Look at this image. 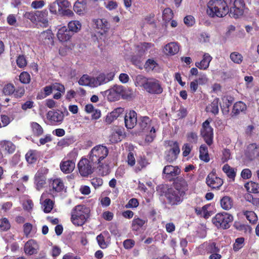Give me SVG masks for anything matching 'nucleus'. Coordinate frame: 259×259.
Returning <instances> with one entry per match:
<instances>
[{"mask_svg":"<svg viewBox=\"0 0 259 259\" xmlns=\"http://www.w3.org/2000/svg\"><path fill=\"white\" fill-rule=\"evenodd\" d=\"M108 154V149L103 145H99L92 149L89 154V158L93 164H99V172L102 176H106L109 173V169L107 165L104 166L101 161Z\"/></svg>","mask_w":259,"mask_h":259,"instance_id":"obj_1","label":"nucleus"},{"mask_svg":"<svg viewBox=\"0 0 259 259\" xmlns=\"http://www.w3.org/2000/svg\"><path fill=\"white\" fill-rule=\"evenodd\" d=\"M206 13L211 18H223L229 13V7L224 0H210L207 5Z\"/></svg>","mask_w":259,"mask_h":259,"instance_id":"obj_2","label":"nucleus"},{"mask_svg":"<svg viewBox=\"0 0 259 259\" xmlns=\"http://www.w3.org/2000/svg\"><path fill=\"white\" fill-rule=\"evenodd\" d=\"M90 212V209L84 205L76 206L71 211V222L75 226H82L89 219Z\"/></svg>","mask_w":259,"mask_h":259,"instance_id":"obj_3","label":"nucleus"},{"mask_svg":"<svg viewBox=\"0 0 259 259\" xmlns=\"http://www.w3.org/2000/svg\"><path fill=\"white\" fill-rule=\"evenodd\" d=\"M233 217L231 214L223 212L218 213L212 218L213 224L218 228L227 229L230 228L233 221Z\"/></svg>","mask_w":259,"mask_h":259,"instance_id":"obj_4","label":"nucleus"},{"mask_svg":"<svg viewBox=\"0 0 259 259\" xmlns=\"http://www.w3.org/2000/svg\"><path fill=\"white\" fill-rule=\"evenodd\" d=\"M245 9L243 0H235L233 6L229 8V16L235 19L239 18L243 15Z\"/></svg>","mask_w":259,"mask_h":259,"instance_id":"obj_5","label":"nucleus"},{"mask_svg":"<svg viewBox=\"0 0 259 259\" xmlns=\"http://www.w3.org/2000/svg\"><path fill=\"white\" fill-rule=\"evenodd\" d=\"M145 90L151 94H160L163 92V88L161 82L154 78H149V80L145 85Z\"/></svg>","mask_w":259,"mask_h":259,"instance_id":"obj_6","label":"nucleus"},{"mask_svg":"<svg viewBox=\"0 0 259 259\" xmlns=\"http://www.w3.org/2000/svg\"><path fill=\"white\" fill-rule=\"evenodd\" d=\"M200 134L207 145H210L212 143L213 138V129L210 125V121L208 120H205L202 123Z\"/></svg>","mask_w":259,"mask_h":259,"instance_id":"obj_7","label":"nucleus"},{"mask_svg":"<svg viewBox=\"0 0 259 259\" xmlns=\"http://www.w3.org/2000/svg\"><path fill=\"white\" fill-rule=\"evenodd\" d=\"M93 165L89 158H81L77 164L80 175L82 177H87L91 174L93 171Z\"/></svg>","mask_w":259,"mask_h":259,"instance_id":"obj_8","label":"nucleus"},{"mask_svg":"<svg viewBox=\"0 0 259 259\" xmlns=\"http://www.w3.org/2000/svg\"><path fill=\"white\" fill-rule=\"evenodd\" d=\"M244 155L249 161H259V144L251 143L244 150Z\"/></svg>","mask_w":259,"mask_h":259,"instance_id":"obj_9","label":"nucleus"},{"mask_svg":"<svg viewBox=\"0 0 259 259\" xmlns=\"http://www.w3.org/2000/svg\"><path fill=\"white\" fill-rule=\"evenodd\" d=\"M64 119V114L60 111H49L47 114V124L56 125L61 124Z\"/></svg>","mask_w":259,"mask_h":259,"instance_id":"obj_10","label":"nucleus"},{"mask_svg":"<svg viewBox=\"0 0 259 259\" xmlns=\"http://www.w3.org/2000/svg\"><path fill=\"white\" fill-rule=\"evenodd\" d=\"M123 92V87L122 85H115L105 92L108 100L110 102L118 100Z\"/></svg>","mask_w":259,"mask_h":259,"instance_id":"obj_11","label":"nucleus"},{"mask_svg":"<svg viewBox=\"0 0 259 259\" xmlns=\"http://www.w3.org/2000/svg\"><path fill=\"white\" fill-rule=\"evenodd\" d=\"M48 170L45 168H41L38 170L34 176V184L37 190L42 188L46 184V175Z\"/></svg>","mask_w":259,"mask_h":259,"instance_id":"obj_12","label":"nucleus"},{"mask_svg":"<svg viewBox=\"0 0 259 259\" xmlns=\"http://www.w3.org/2000/svg\"><path fill=\"white\" fill-rule=\"evenodd\" d=\"M207 185L213 189H219L223 184V181L218 177L215 171L209 173L206 179Z\"/></svg>","mask_w":259,"mask_h":259,"instance_id":"obj_13","label":"nucleus"},{"mask_svg":"<svg viewBox=\"0 0 259 259\" xmlns=\"http://www.w3.org/2000/svg\"><path fill=\"white\" fill-rule=\"evenodd\" d=\"M169 143L171 148L166 152L165 158L167 161L172 162L176 159L180 150L177 142L171 141Z\"/></svg>","mask_w":259,"mask_h":259,"instance_id":"obj_14","label":"nucleus"},{"mask_svg":"<svg viewBox=\"0 0 259 259\" xmlns=\"http://www.w3.org/2000/svg\"><path fill=\"white\" fill-rule=\"evenodd\" d=\"M93 23L96 28L99 30L102 35L107 33L110 27L109 22L105 19H94Z\"/></svg>","mask_w":259,"mask_h":259,"instance_id":"obj_15","label":"nucleus"},{"mask_svg":"<svg viewBox=\"0 0 259 259\" xmlns=\"http://www.w3.org/2000/svg\"><path fill=\"white\" fill-rule=\"evenodd\" d=\"M166 197L170 204L171 205H177L182 201L183 197L178 191L173 189H168Z\"/></svg>","mask_w":259,"mask_h":259,"instance_id":"obj_16","label":"nucleus"},{"mask_svg":"<svg viewBox=\"0 0 259 259\" xmlns=\"http://www.w3.org/2000/svg\"><path fill=\"white\" fill-rule=\"evenodd\" d=\"M39 250V245L37 242L33 240L30 239L27 241L24 245V252L28 255L35 254Z\"/></svg>","mask_w":259,"mask_h":259,"instance_id":"obj_17","label":"nucleus"},{"mask_svg":"<svg viewBox=\"0 0 259 259\" xmlns=\"http://www.w3.org/2000/svg\"><path fill=\"white\" fill-rule=\"evenodd\" d=\"M96 240L100 247L105 249L110 244V235L108 232H102L96 237Z\"/></svg>","mask_w":259,"mask_h":259,"instance_id":"obj_18","label":"nucleus"},{"mask_svg":"<svg viewBox=\"0 0 259 259\" xmlns=\"http://www.w3.org/2000/svg\"><path fill=\"white\" fill-rule=\"evenodd\" d=\"M125 125L126 128L132 129L137 122V113L133 110L130 111L124 116Z\"/></svg>","mask_w":259,"mask_h":259,"instance_id":"obj_19","label":"nucleus"},{"mask_svg":"<svg viewBox=\"0 0 259 259\" xmlns=\"http://www.w3.org/2000/svg\"><path fill=\"white\" fill-rule=\"evenodd\" d=\"M48 17V12L46 9L36 11V23H39L41 26L47 27L49 23Z\"/></svg>","mask_w":259,"mask_h":259,"instance_id":"obj_20","label":"nucleus"},{"mask_svg":"<svg viewBox=\"0 0 259 259\" xmlns=\"http://www.w3.org/2000/svg\"><path fill=\"white\" fill-rule=\"evenodd\" d=\"M180 173V168L178 166L172 165L165 166L163 170V174L165 175V178L170 181L179 175Z\"/></svg>","mask_w":259,"mask_h":259,"instance_id":"obj_21","label":"nucleus"},{"mask_svg":"<svg viewBox=\"0 0 259 259\" xmlns=\"http://www.w3.org/2000/svg\"><path fill=\"white\" fill-rule=\"evenodd\" d=\"M180 50V47L176 42H170L164 46L163 52L168 56H174L177 54Z\"/></svg>","mask_w":259,"mask_h":259,"instance_id":"obj_22","label":"nucleus"},{"mask_svg":"<svg viewBox=\"0 0 259 259\" xmlns=\"http://www.w3.org/2000/svg\"><path fill=\"white\" fill-rule=\"evenodd\" d=\"M53 33L50 29L42 32L39 35L38 39L44 45H52L53 44Z\"/></svg>","mask_w":259,"mask_h":259,"instance_id":"obj_23","label":"nucleus"},{"mask_svg":"<svg viewBox=\"0 0 259 259\" xmlns=\"http://www.w3.org/2000/svg\"><path fill=\"white\" fill-rule=\"evenodd\" d=\"M212 59V57L208 53H205L203 55L202 59L200 61L196 62L195 65L199 69L206 70L208 68Z\"/></svg>","mask_w":259,"mask_h":259,"instance_id":"obj_24","label":"nucleus"},{"mask_svg":"<svg viewBox=\"0 0 259 259\" xmlns=\"http://www.w3.org/2000/svg\"><path fill=\"white\" fill-rule=\"evenodd\" d=\"M46 194L43 193L40 197V201L44 211L45 213H49L52 210L54 203L53 200L46 198Z\"/></svg>","mask_w":259,"mask_h":259,"instance_id":"obj_25","label":"nucleus"},{"mask_svg":"<svg viewBox=\"0 0 259 259\" xmlns=\"http://www.w3.org/2000/svg\"><path fill=\"white\" fill-rule=\"evenodd\" d=\"M72 35L66 26H63L59 29L57 36L60 41L66 42L70 40Z\"/></svg>","mask_w":259,"mask_h":259,"instance_id":"obj_26","label":"nucleus"},{"mask_svg":"<svg viewBox=\"0 0 259 259\" xmlns=\"http://www.w3.org/2000/svg\"><path fill=\"white\" fill-rule=\"evenodd\" d=\"M75 166V161L73 159L63 160L60 164L61 170L65 174L71 172L74 170Z\"/></svg>","mask_w":259,"mask_h":259,"instance_id":"obj_27","label":"nucleus"},{"mask_svg":"<svg viewBox=\"0 0 259 259\" xmlns=\"http://www.w3.org/2000/svg\"><path fill=\"white\" fill-rule=\"evenodd\" d=\"M175 188V190L183 197L188 189V185L184 179L180 178L176 182Z\"/></svg>","mask_w":259,"mask_h":259,"instance_id":"obj_28","label":"nucleus"},{"mask_svg":"<svg viewBox=\"0 0 259 259\" xmlns=\"http://www.w3.org/2000/svg\"><path fill=\"white\" fill-rule=\"evenodd\" d=\"M124 112V108L121 107H118L108 114L106 116L105 121L107 124H111L117 117H118Z\"/></svg>","mask_w":259,"mask_h":259,"instance_id":"obj_29","label":"nucleus"},{"mask_svg":"<svg viewBox=\"0 0 259 259\" xmlns=\"http://www.w3.org/2000/svg\"><path fill=\"white\" fill-rule=\"evenodd\" d=\"M150 161L145 155H141L137 159V165L135 166L134 170L136 172H139L142 169L146 168Z\"/></svg>","mask_w":259,"mask_h":259,"instance_id":"obj_30","label":"nucleus"},{"mask_svg":"<svg viewBox=\"0 0 259 259\" xmlns=\"http://www.w3.org/2000/svg\"><path fill=\"white\" fill-rule=\"evenodd\" d=\"M50 186L56 192L62 191L64 188V183L60 178L52 179L50 182Z\"/></svg>","mask_w":259,"mask_h":259,"instance_id":"obj_31","label":"nucleus"},{"mask_svg":"<svg viewBox=\"0 0 259 259\" xmlns=\"http://www.w3.org/2000/svg\"><path fill=\"white\" fill-rule=\"evenodd\" d=\"M0 147L2 150L9 154L13 153L15 150V146L10 141L4 140L1 141Z\"/></svg>","mask_w":259,"mask_h":259,"instance_id":"obj_32","label":"nucleus"},{"mask_svg":"<svg viewBox=\"0 0 259 259\" xmlns=\"http://www.w3.org/2000/svg\"><path fill=\"white\" fill-rule=\"evenodd\" d=\"M222 170L227 176L231 181H234L236 175L237 169L231 167L228 164H225L222 168Z\"/></svg>","mask_w":259,"mask_h":259,"instance_id":"obj_33","label":"nucleus"},{"mask_svg":"<svg viewBox=\"0 0 259 259\" xmlns=\"http://www.w3.org/2000/svg\"><path fill=\"white\" fill-rule=\"evenodd\" d=\"M220 204L223 209L228 210L232 207L233 201L230 197L226 196L221 199Z\"/></svg>","mask_w":259,"mask_h":259,"instance_id":"obj_34","label":"nucleus"},{"mask_svg":"<svg viewBox=\"0 0 259 259\" xmlns=\"http://www.w3.org/2000/svg\"><path fill=\"white\" fill-rule=\"evenodd\" d=\"M244 187L249 193L254 194L259 193V184L253 181L246 183Z\"/></svg>","mask_w":259,"mask_h":259,"instance_id":"obj_35","label":"nucleus"},{"mask_svg":"<svg viewBox=\"0 0 259 259\" xmlns=\"http://www.w3.org/2000/svg\"><path fill=\"white\" fill-rule=\"evenodd\" d=\"M219 99L215 98L213 101L206 107V111L211 112L214 115H217L219 113Z\"/></svg>","mask_w":259,"mask_h":259,"instance_id":"obj_36","label":"nucleus"},{"mask_svg":"<svg viewBox=\"0 0 259 259\" xmlns=\"http://www.w3.org/2000/svg\"><path fill=\"white\" fill-rule=\"evenodd\" d=\"M68 30L72 34L78 32L81 28V23L77 20L70 21L68 24Z\"/></svg>","mask_w":259,"mask_h":259,"instance_id":"obj_37","label":"nucleus"},{"mask_svg":"<svg viewBox=\"0 0 259 259\" xmlns=\"http://www.w3.org/2000/svg\"><path fill=\"white\" fill-rule=\"evenodd\" d=\"M139 124L143 130L148 131L151 128V120L148 116L141 117L140 119Z\"/></svg>","mask_w":259,"mask_h":259,"instance_id":"obj_38","label":"nucleus"},{"mask_svg":"<svg viewBox=\"0 0 259 259\" xmlns=\"http://www.w3.org/2000/svg\"><path fill=\"white\" fill-rule=\"evenodd\" d=\"M107 83L105 78V73H101L96 77H93L92 85L93 88L97 87L102 84Z\"/></svg>","mask_w":259,"mask_h":259,"instance_id":"obj_39","label":"nucleus"},{"mask_svg":"<svg viewBox=\"0 0 259 259\" xmlns=\"http://www.w3.org/2000/svg\"><path fill=\"white\" fill-rule=\"evenodd\" d=\"M23 231L26 236L32 237L36 232V228L31 224L26 223L23 225Z\"/></svg>","mask_w":259,"mask_h":259,"instance_id":"obj_40","label":"nucleus"},{"mask_svg":"<svg viewBox=\"0 0 259 259\" xmlns=\"http://www.w3.org/2000/svg\"><path fill=\"white\" fill-rule=\"evenodd\" d=\"M30 126L32 132L34 136L39 137L42 135L44 132L43 128L38 123L32 122L30 123Z\"/></svg>","mask_w":259,"mask_h":259,"instance_id":"obj_41","label":"nucleus"},{"mask_svg":"<svg viewBox=\"0 0 259 259\" xmlns=\"http://www.w3.org/2000/svg\"><path fill=\"white\" fill-rule=\"evenodd\" d=\"M146 223V221L139 218H135L132 221V229L133 231L139 230Z\"/></svg>","mask_w":259,"mask_h":259,"instance_id":"obj_42","label":"nucleus"},{"mask_svg":"<svg viewBox=\"0 0 259 259\" xmlns=\"http://www.w3.org/2000/svg\"><path fill=\"white\" fill-rule=\"evenodd\" d=\"M25 158L29 163H33L37 159L38 152L36 150H29L26 154Z\"/></svg>","mask_w":259,"mask_h":259,"instance_id":"obj_43","label":"nucleus"},{"mask_svg":"<svg viewBox=\"0 0 259 259\" xmlns=\"http://www.w3.org/2000/svg\"><path fill=\"white\" fill-rule=\"evenodd\" d=\"M93 77L89 76L88 75L84 74L82 75L78 80V83L81 85L89 86L93 88L92 82Z\"/></svg>","mask_w":259,"mask_h":259,"instance_id":"obj_44","label":"nucleus"},{"mask_svg":"<svg viewBox=\"0 0 259 259\" xmlns=\"http://www.w3.org/2000/svg\"><path fill=\"white\" fill-rule=\"evenodd\" d=\"M246 109V105L243 102L239 101L236 102L233 106L232 112L234 114H238L241 112L245 111Z\"/></svg>","mask_w":259,"mask_h":259,"instance_id":"obj_45","label":"nucleus"},{"mask_svg":"<svg viewBox=\"0 0 259 259\" xmlns=\"http://www.w3.org/2000/svg\"><path fill=\"white\" fill-rule=\"evenodd\" d=\"M199 158L201 160L208 162L209 160V155L208 154V150L206 146L202 145L199 148Z\"/></svg>","mask_w":259,"mask_h":259,"instance_id":"obj_46","label":"nucleus"},{"mask_svg":"<svg viewBox=\"0 0 259 259\" xmlns=\"http://www.w3.org/2000/svg\"><path fill=\"white\" fill-rule=\"evenodd\" d=\"M243 214L249 223L251 224H254L257 220V215L253 211L243 210Z\"/></svg>","mask_w":259,"mask_h":259,"instance_id":"obj_47","label":"nucleus"},{"mask_svg":"<svg viewBox=\"0 0 259 259\" xmlns=\"http://www.w3.org/2000/svg\"><path fill=\"white\" fill-rule=\"evenodd\" d=\"M149 78H146L143 75H139L136 76L135 79V84L137 87H143L145 88L146 83L148 82Z\"/></svg>","mask_w":259,"mask_h":259,"instance_id":"obj_48","label":"nucleus"},{"mask_svg":"<svg viewBox=\"0 0 259 259\" xmlns=\"http://www.w3.org/2000/svg\"><path fill=\"white\" fill-rule=\"evenodd\" d=\"M244 245V238L243 237H239L235 239L233 244V250L235 251H238L241 249Z\"/></svg>","mask_w":259,"mask_h":259,"instance_id":"obj_49","label":"nucleus"},{"mask_svg":"<svg viewBox=\"0 0 259 259\" xmlns=\"http://www.w3.org/2000/svg\"><path fill=\"white\" fill-rule=\"evenodd\" d=\"M231 60L235 63L240 64L243 61V56L240 53L234 52L230 54Z\"/></svg>","mask_w":259,"mask_h":259,"instance_id":"obj_50","label":"nucleus"},{"mask_svg":"<svg viewBox=\"0 0 259 259\" xmlns=\"http://www.w3.org/2000/svg\"><path fill=\"white\" fill-rule=\"evenodd\" d=\"M10 227L11 224L7 218L0 219V232L7 231Z\"/></svg>","mask_w":259,"mask_h":259,"instance_id":"obj_51","label":"nucleus"},{"mask_svg":"<svg viewBox=\"0 0 259 259\" xmlns=\"http://www.w3.org/2000/svg\"><path fill=\"white\" fill-rule=\"evenodd\" d=\"M157 66V62L152 59H148L145 64V67L148 71L154 70Z\"/></svg>","mask_w":259,"mask_h":259,"instance_id":"obj_52","label":"nucleus"},{"mask_svg":"<svg viewBox=\"0 0 259 259\" xmlns=\"http://www.w3.org/2000/svg\"><path fill=\"white\" fill-rule=\"evenodd\" d=\"M85 9V6L83 3L79 2H76L74 5L73 10L78 15L83 13Z\"/></svg>","mask_w":259,"mask_h":259,"instance_id":"obj_53","label":"nucleus"},{"mask_svg":"<svg viewBox=\"0 0 259 259\" xmlns=\"http://www.w3.org/2000/svg\"><path fill=\"white\" fill-rule=\"evenodd\" d=\"M173 12L170 8H166L163 11V20L165 21H169L173 18Z\"/></svg>","mask_w":259,"mask_h":259,"instance_id":"obj_54","label":"nucleus"},{"mask_svg":"<svg viewBox=\"0 0 259 259\" xmlns=\"http://www.w3.org/2000/svg\"><path fill=\"white\" fill-rule=\"evenodd\" d=\"M121 135L120 131H113L110 135V141L112 143H117L120 141V137Z\"/></svg>","mask_w":259,"mask_h":259,"instance_id":"obj_55","label":"nucleus"},{"mask_svg":"<svg viewBox=\"0 0 259 259\" xmlns=\"http://www.w3.org/2000/svg\"><path fill=\"white\" fill-rule=\"evenodd\" d=\"M19 80L22 83H29L31 80L30 74L27 72H22L19 75Z\"/></svg>","mask_w":259,"mask_h":259,"instance_id":"obj_56","label":"nucleus"},{"mask_svg":"<svg viewBox=\"0 0 259 259\" xmlns=\"http://www.w3.org/2000/svg\"><path fill=\"white\" fill-rule=\"evenodd\" d=\"M23 16L24 18L27 19L31 21L33 23H36V12H25Z\"/></svg>","mask_w":259,"mask_h":259,"instance_id":"obj_57","label":"nucleus"},{"mask_svg":"<svg viewBox=\"0 0 259 259\" xmlns=\"http://www.w3.org/2000/svg\"><path fill=\"white\" fill-rule=\"evenodd\" d=\"M59 6V12L70 6V3L67 0H56Z\"/></svg>","mask_w":259,"mask_h":259,"instance_id":"obj_58","label":"nucleus"},{"mask_svg":"<svg viewBox=\"0 0 259 259\" xmlns=\"http://www.w3.org/2000/svg\"><path fill=\"white\" fill-rule=\"evenodd\" d=\"M14 86L11 83L6 84L3 90V92L5 95H10L14 93Z\"/></svg>","mask_w":259,"mask_h":259,"instance_id":"obj_59","label":"nucleus"},{"mask_svg":"<svg viewBox=\"0 0 259 259\" xmlns=\"http://www.w3.org/2000/svg\"><path fill=\"white\" fill-rule=\"evenodd\" d=\"M187 140L192 143H196L198 140L197 134L195 132H191L187 134Z\"/></svg>","mask_w":259,"mask_h":259,"instance_id":"obj_60","label":"nucleus"},{"mask_svg":"<svg viewBox=\"0 0 259 259\" xmlns=\"http://www.w3.org/2000/svg\"><path fill=\"white\" fill-rule=\"evenodd\" d=\"M105 6L109 11H112L117 8L118 4L116 2L110 0L105 2Z\"/></svg>","mask_w":259,"mask_h":259,"instance_id":"obj_61","label":"nucleus"},{"mask_svg":"<svg viewBox=\"0 0 259 259\" xmlns=\"http://www.w3.org/2000/svg\"><path fill=\"white\" fill-rule=\"evenodd\" d=\"M46 3L43 0L34 1L31 4V7L34 9H41L44 7Z\"/></svg>","mask_w":259,"mask_h":259,"instance_id":"obj_62","label":"nucleus"},{"mask_svg":"<svg viewBox=\"0 0 259 259\" xmlns=\"http://www.w3.org/2000/svg\"><path fill=\"white\" fill-rule=\"evenodd\" d=\"M240 175L243 179H249L252 177V172L249 168H244L241 171Z\"/></svg>","mask_w":259,"mask_h":259,"instance_id":"obj_63","label":"nucleus"},{"mask_svg":"<svg viewBox=\"0 0 259 259\" xmlns=\"http://www.w3.org/2000/svg\"><path fill=\"white\" fill-rule=\"evenodd\" d=\"M155 137V130L154 127H152L149 131V134L147 135L145 138V141L150 143L153 141Z\"/></svg>","mask_w":259,"mask_h":259,"instance_id":"obj_64","label":"nucleus"}]
</instances>
